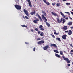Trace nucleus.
Returning <instances> with one entry per match:
<instances>
[{
	"instance_id": "nucleus-17",
	"label": "nucleus",
	"mask_w": 73,
	"mask_h": 73,
	"mask_svg": "<svg viewBox=\"0 0 73 73\" xmlns=\"http://www.w3.org/2000/svg\"><path fill=\"white\" fill-rule=\"evenodd\" d=\"M42 13H43L44 15L45 16H46V13H45V11H42Z\"/></svg>"
},
{
	"instance_id": "nucleus-25",
	"label": "nucleus",
	"mask_w": 73,
	"mask_h": 73,
	"mask_svg": "<svg viewBox=\"0 0 73 73\" xmlns=\"http://www.w3.org/2000/svg\"><path fill=\"white\" fill-rule=\"evenodd\" d=\"M55 56L56 57H58V58L60 57V55H59L58 54H56Z\"/></svg>"
},
{
	"instance_id": "nucleus-4",
	"label": "nucleus",
	"mask_w": 73,
	"mask_h": 73,
	"mask_svg": "<svg viewBox=\"0 0 73 73\" xmlns=\"http://www.w3.org/2000/svg\"><path fill=\"white\" fill-rule=\"evenodd\" d=\"M24 12L25 13V14L27 16H29V14H28V12L27 11V10L24 9Z\"/></svg>"
},
{
	"instance_id": "nucleus-12",
	"label": "nucleus",
	"mask_w": 73,
	"mask_h": 73,
	"mask_svg": "<svg viewBox=\"0 0 73 73\" xmlns=\"http://www.w3.org/2000/svg\"><path fill=\"white\" fill-rule=\"evenodd\" d=\"M42 18H43V19H44L45 20V21H47V19H46V17H45V16H44V15H42Z\"/></svg>"
},
{
	"instance_id": "nucleus-20",
	"label": "nucleus",
	"mask_w": 73,
	"mask_h": 73,
	"mask_svg": "<svg viewBox=\"0 0 73 73\" xmlns=\"http://www.w3.org/2000/svg\"><path fill=\"white\" fill-rule=\"evenodd\" d=\"M54 51L55 52V53H59V52H58V51L56 50H54Z\"/></svg>"
},
{
	"instance_id": "nucleus-49",
	"label": "nucleus",
	"mask_w": 73,
	"mask_h": 73,
	"mask_svg": "<svg viewBox=\"0 0 73 73\" xmlns=\"http://www.w3.org/2000/svg\"><path fill=\"white\" fill-rule=\"evenodd\" d=\"M69 18H70V19H71V20H73V19H72V18H71V17H70Z\"/></svg>"
},
{
	"instance_id": "nucleus-51",
	"label": "nucleus",
	"mask_w": 73,
	"mask_h": 73,
	"mask_svg": "<svg viewBox=\"0 0 73 73\" xmlns=\"http://www.w3.org/2000/svg\"><path fill=\"white\" fill-rule=\"evenodd\" d=\"M68 19V17H67V18H65V19L66 20H67Z\"/></svg>"
},
{
	"instance_id": "nucleus-42",
	"label": "nucleus",
	"mask_w": 73,
	"mask_h": 73,
	"mask_svg": "<svg viewBox=\"0 0 73 73\" xmlns=\"http://www.w3.org/2000/svg\"><path fill=\"white\" fill-rule=\"evenodd\" d=\"M67 65L68 66H70V64H67Z\"/></svg>"
},
{
	"instance_id": "nucleus-16",
	"label": "nucleus",
	"mask_w": 73,
	"mask_h": 73,
	"mask_svg": "<svg viewBox=\"0 0 73 73\" xmlns=\"http://www.w3.org/2000/svg\"><path fill=\"white\" fill-rule=\"evenodd\" d=\"M63 29L64 30H65L67 29V26H65L63 27Z\"/></svg>"
},
{
	"instance_id": "nucleus-56",
	"label": "nucleus",
	"mask_w": 73,
	"mask_h": 73,
	"mask_svg": "<svg viewBox=\"0 0 73 73\" xmlns=\"http://www.w3.org/2000/svg\"><path fill=\"white\" fill-rule=\"evenodd\" d=\"M23 18H25V17H24V16H23Z\"/></svg>"
},
{
	"instance_id": "nucleus-1",
	"label": "nucleus",
	"mask_w": 73,
	"mask_h": 73,
	"mask_svg": "<svg viewBox=\"0 0 73 73\" xmlns=\"http://www.w3.org/2000/svg\"><path fill=\"white\" fill-rule=\"evenodd\" d=\"M15 7L18 10H19L20 9H21V6H19L17 5H15Z\"/></svg>"
},
{
	"instance_id": "nucleus-2",
	"label": "nucleus",
	"mask_w": 73,
	"mask_h": 73,
	"mask_svg": "<svg viewBox=\"0 0 73 73\" xmlns=\"http://www.w3.org/2000/svg\"><path fill=\"white\" fill-rule=\"evenodd\" d=\"M63 58L64 59V60L65 61H67V63H70V60L68 58H66L64 56H62Z\"/></svg>"
},
{
	"instance_id": "nucleus-52",
	"label": "nucleus",
	"mask_w": 73,
	"mask_h": 73,
	"mask_svg": "<svg viewBox=\"0 0 73 73\" xmlns=\"http://www.w3.org/2000/svg\"><path fill=\"white\" fill-rule=\"evenodd\" d=\"M17 0V2L16 1V3H17V2H19V0Z\"/></svg>"
},
{
	"instance_id": "nucleus-14",
	"label": "nucleus",
	"mask_w": 73,
	"mask_h": 73,
	"mask_svg": "<svg viewBox=\"0 0 73 73\" xmlns=\"http://www.w3.org/2000/svg\"><path fill=\"white\" fill-rule=\"evenodd\" d=\"M72 22H69L68 23V25H72Z\"/></svg>"
},
{
	"instance_id": "nucleus-24",
	"label": "nucleus",
	"mask_w": 73,
	"mask_h": 73,
	"mask_svg": "<svg viewBox=\"0 0 73 73\" xmlns=\"http://www.w3.org/2000/svg\"><path fill=\"white\" fill-rule=\"evenodd\" d=\"M56 39L58 40V41H61V39H60V38H56Z\"/></svg>"
},
{
	"instance_id": "nucleus-21",
	"label": "nucleus",
	"mask_w": 73,
	"mask_h": 73,
	"mask_svg": "<svg viewBox=\"0 0 73 73\" xmlns=\"http://www.w3.org/2000/svg\"><path fill=\"white\" fill-rule=\"evenodd\" d=\"M29 3V5L31 7H32V5L31 4V2H29L28 3Z\"/></svg>"
},
{
	"instance_id": "nucleus-55",
	"label": "nucleus",
	"mask_w": 73,
	"mask_h": 73,
	"mask_svg": "<svg viewBox=\"0 0 73 73\" xmlns=\"http://www.w3.org/2000/svg\"><path fill=\"white\" fill-rule=\"evenodd\" d=\"M44 22H45V23H46V22L45 21H44Z\"/></svg>"
},
{
	"instance_id": "nucleus-15",
	"label": "nucleus",
	"mask_w": 73,
	"mask_h": 73,
	"mask_svg": "<svg viewBox=\"0 0 73 73\" xmlns=\"http://www.w3.org/2000/svg\"><path fill=\"white\" fill-rule=\"evenodd\" d=\"M68 34L69 35H72V31L70 30H69Z\"/></svg>"
},
{
	"instance_id": "nucleus-61",
	"label": "nucleus",
	"mask_w": 73,
	"mask_h": 73,
	"mask_svg": "<svg viewBox=\"0 0 73 73\" xmlns=\"http://www.w3.org/2000/svg\"><path fill=\"white\" fill-rule=\"evenodd\" d=\"M37 0H35V1H36Z\"/></svg>"
},
{
	"instance_id": "nucleus-57",
	"label": "nucleus",
	"mask_w": 73,
	"mask_h": 73,
	"mask_svg": "<svg viewBox=\"0 0 73 73\" xmlns=\"http://www.w3.org/2000/svg\"><path fill=\"white\" fill-rule=\"evenodd\" d=\"M54 31H55V32H56V30H54Z\"/></svg>"
},
{
	"instance_id": "nucleus-44",
	"label": "nucleus",
	"mask_w": 73,
	"mask_h": 73,
	"mask_svg": "<svg viewBox=\"0 0 73 73\" xmlns=\"http://www.w3.org/2000/svg\"><path fill=\"white\" fill-rule=\"evenodd\" d=\"M52 37H53V38H55V36L54 35H52Z\"/></svg>"
},
{
	"instance_id": "nucleus-10",
	"label": "nucleus",
	"mask_w": 73,
	"mask_h": 73,
	"mask_svg": "<svg viewBox=\"0 0 73 73\" xmlns=\"http://www.w3.org/2000/svg\"><path fill=\"white\" fill-rule=\"evenodd\" d=\"M51 14L53 15H54V16H58V15L56 13H54L52 12H51Z\"/></svg>"
},
{
	"instance_id": "nucleus-7",
	"label": "nucleus",
	"mask_w": 73,
	"mask_h": 73,
	"mask_svg": "<svg viewBox=\"0 0 73 73\" xmlns=\"http://www.w3.org/2000/svg\"><path fill=\"white\" fill-rule=\"evenodd\" d=\"M36 16H38V17H39V19H40V21H42V19H41V17H40V15H38V14L36 13Z\"/></svg>"
},
{
	"instance_id": "nucleus-31",
	"label": "nucleus",
	"mask_w": 73,
	"mask_h": 73,
	"mask_svg": "<svg viewBox=\"0 0 73 73\" xmlns=\"http://www.w3.org/2000/svg\"><path fill=\"white\" fill-rule=\"evenodd\" d=\"M42 27H43V26H42V25H40L39 27V28H40V29L42 28Z\"/></svg>"
},
{
	"instance_id": "nucleus-13",
	"label": "nucleus",
	"mask_w": 73,
	"mask_h": 73,
	"mask_svg": "<svg viewBox=\"0 0 73 73\" xmlns=\"http://www.w3.org/2000/svg\"><path fill=\"white\" fill-rule=\"evenodd\" d=\"M35 13H36V11H35L34 12H32L30 13L31 15H33L34 14L35 15Z\"/></svg>"
},
{
	"instance_id": "nucleus-40",
	"label": "nucleus",
	"mask_w": 73,
	"mask_h": 73,
	"mask_svg": "<svg viewBox=\"0 0 73 73\" xmlns=\"http://www.w3.org/2000/svg\"><path fill=\"white\" fill-rule=\"evenodd\" d=\"M35 50H36V48H34L33 49V51H35Z\"/></svg>"
},
{
	"instance_id": "nucleus-35",
	"label": "nucleus",
	"mask_w": 73,
	"mask_h": 73,
	"mask_svg": "<svg viewBox=\"0 0 73 73\" xmlns=\"http://www.w3.org/2000/svg\"><path fill=\"white\" fill-rule=\"evenodd\" d=\"M35 31H38V29L37 28H35Z\"/></svg>"
},
{
	"instance_id": "nucleus-46",
	"label": "nucleus",
	"mask_w": 73,
	"mask_h": 73,
	"mask_svg": "<svg viewBox=\"0 0 73 73\" xmlns=\"http://www.w3.org/2000/svg\"><path fill=\"white\" fill-rule=\"evenodd\" d=\"M31 31L32 32H33V29L31 30Z\"/></svg>"
},
{
	"instance_id": "nucleus-41",
	"label": "nucleus",
	"mask_w": 73,
	"mask_h": 73,
	"mask_svg": "<svg viewBox=\"0 0 73 73\" xmlns=\"http://www.w3.org/2000/svg\"><path fill=\"white\" fill-rule=\"evenodd\" d=\"M71 52L72 53H73V50H71Z\"/></svg>"
},
{
	"instance_id": "nucleus-22",
	"label": "nucleus",
	"mask_w": 73,
	"mask_h": 73,
	"mask_svg": "<svg viewBox=\"0 0 73 73\" xmlns=\"http://www.w3.org/2000/svg\"><path fill=\"white\" fill-rule=\"evenodd\" d=\"M41 36H44V33L43 32H42L40 35Z\"/></svg>"
},
{
	"instance_id": "nucleus-48",
	"label": "nucleus",
	"mask_w": 73,
	"mask_h": 73,
	"mask_svg": "<svg viewBox=\"0 0 73 73\" xmlns=\"http://www.w3.org/2000/svg\"><path fill=\"white\" fill-rule=\"evenodd\" d=\"M71 14H72V15H73V12H71Z\"/></svg>"
},
{
	"instance_id": "nucleus-11",
	"label": "nucleus",
	"mask_w": 73,
	"mask_h": 73,
	"mask_svg": "<svg viewBox=\"0 0 73 73\" xmlns=\"http://www.w3.org/2000/svg\"><path fill=\"white\" fill-rule=\"evenodd\" d=\"M43 1L46 4H47V5H49V2H47V1L46 0H43Z\"/></svg>"
},
{
	"instance_id": "nucleus-29",
	"label": "nucleus",
	"mask_w": 73,
	"mask_h": 73,
	"mask_svg": "<svg viewBox=\"0 0 73 73\" xmlns=\"http://www.w3.org/2000/svg\"><path fill=\"white\" fill-rule=\"evenodd\" d=\"M54 33L55 35H58V34H59V33H58V32L57 33H56V32H54Z\"/></svg>"
},
{
	"instance_id": "nucleus-62",
	"label": "nucleus",
	"mask_w": 73,
	"mask_h": 73,
	"mask_svg": "<svg viewBox=\"0 0 73 73\" xmlns=\"http://www.w3.org/2000/svg\"><path fill=\"white\" fill-rule=\"evenodd\" d=\"M51 36H52V34H51Z\"/></svg>"
},
{
	"instance_id": "nucleus-34",
	"label": "nucleus",
	"mask_w": 73,
	"mask_h": 73,
	"mask_svg": "<svg viewBox=\"0 0 73 73\" xmlns=\"http://www.w3.org/2000/svg\"><path fill=\"white\" fill-rule=\"evenodd\" d=\"M55 4H56V3H52V5H53V6H54L55 5Z\"/></svg>"
},
{
	"instance_id": "nucleus-53",
	"label": "nucleus",
	"mask_w": 73,
	"mask_h": 73,
	"mask_svg": "<svg viewBox=\"0 0 73 73\" xmlns=\"http://www.w3.org/2000/svg\"><path fill=\"white\" fill-rule=\"evenodd\" d=\"M25 44H28V43H27V42H26Z\"/></svg>"
},
{
	"instance_id": "nucleus-63",
	"label": "nucleus",
	"mask_w": 73,
	"mask_h": 73,
	"mask_svg": "<svg viewBox=\"0 0 73 73\" xmlns=\"http://www.w3.org/2000/svg\"><path fill=\"white\" fill-rule=\"evenodd\" d=\"M51 46L52 45V44H51Z\"/></svg>"
},
{
	"instance_id": "nucleus-9",
	"label": "nucleus",
	"mask_w": 73,
	"mask_h": 73,
	"mask_svg": "<svg viewBox=\"0 0 73 73\" xmlns=\"http://www.w3.org/2000/svg\"><path fill=\"white\" fill-rule=\"evenodd\" d=\"M44 41H41L38 42V44H44Z\"/></svg>"
},
{
	"instance_id": "nucleus-26",
	"label": "nucleus",
	"mask_w": 73,
	"mask_h": 73,
	"mask_svg": "<svg viewBox=\"0 0 73 73\" xmlns=\"http://www.w3.org/2000/svg\"><path fill=\"white\" fill-rule=\"evenodd\" d=\"M56 5L58 7H60V4L59 3H58L56 4Z\"/></svg>"
},
{
	"instance_id": "nucleus-39",
	"label": "nucleus",
	"mask_w": 73,
	"mask_h": 73,
	"mask_svg": "<svg viewBox=\"0 0 73 73\" xmlns=\"http://www.w3.org/2000/svg\"><path fill=\"white\" fill-rule=\"evenodd\" d=\"M27 1H28V3H29L31 2V1H30V0H27Z\"/></svg>"
},
{
	"instance_id": "nucleus-32",
	"label": "nucleus",
	"mask_w": 73,
	"mask_h": 73,
	"mask_svg": "<svg viewBox=\"0 0 73 73\" xmlns=\"http://www.w3.org/2000/svg\"><path fill=\"white\" fill-rule=\"evenodd\" d=\"M40 29L41 31H44V29H43V28H42H42H40Z\"/></svg>"
},
{
	"instance_id": "nucleus-50",
	"label": "nucleus",
	"mask_w": 73,
	"mask_h": 73,
	"mask_svg": "<svg viewBox=\"0 0 73 73\" xmlns=\"http://www.w3.org/2000/svg\"><path fill=\"white\" fill-rule=\"evenodd\" d=\"M63 1H66V0H63Z\"/></svg>"
},
{
	"instance_id": "nucleus-19",
	"label": "nucleus",
	"mask_w": 73,
	"mask_h": 73,
	"mask_svg": "<svg viewBox=\"0 0 73 73\" xmlns=\"http://www.w3.org/2000/svg\"><path fill=\"white\" fill-rule=\"evenodd\" d=\"M57 20V21L58 23H61V21H60V19L58 18H57L56 19Z\"/></svg>"
},
{
	"instance_id": "nucleus-28",
	"label": "nucleus",
	"mask_w": 73,
	"mask_h": 73,
	"mask_svg": "<svg viewBox=\"0 0 73 73\" xmlns=\"http://www.w3.org/2000/svg\"><path fill=\"white\" fill-rule=\"evenodd\" d=\"M63 22H62L63 23H64L66 21L65 19L64 18L63 19Z\"/></svg>"
},
{
	"instance_id": "nucleus-6",
	"label": "nucleus",
	"mask_w": 73,
	"mask_h": 73,
	"mask_svg": "<svg viewBox=\"0 0 73 73\" xmlns=\"http://www.w3.org/2000/svg\"><path fill=\"white\" fill-rule=\"evenodd\" d=\"M66 36H67V35H64L62 36V37L63 39L65 40V39H66Z\"/></svg>"
},
{
	"instance_id": "nucleus-58",
	"label": "nucleus",
	"mask_w": 73,
	"mask_h": 73,
	"mask_svg": "<svg viewBox=\"0 0 73 73\" xmlns=\"http://www.w3.org/2000/svg\"><path fill=\"white\" fill-rule=\"evenodd\" d=\"M70 54L72 55V53H70Z\"/></svg>"
},
{
	"instance_id": "nucleus-54",
	"label": "nucleus",
	"mask_w": 73,
	"mask_h": 73,
	"mask_svg": "<svg viewBox=\"0 0 73 73\" xmlns=\"http://www.w3.org/2000/svg\"><path fill=\"white\" fill-rule=\"evenodd\" d=\"M70 28H71V29H73V27H70Z\"/></svg>"
},
{
	"instance_id": "nucleus-23",
	"label": "nucleus",
	"mask_w": 73,
	"mask_h": 73,
	"mask_svg": "<svg viewBox=\"0 0 73 73\" xmlns=\"http://www.w3.org/2000/svg\"><path fill=\"white\" fill-rule=\"evenodd\" d=\"M60 54L61 55H63L64 54H63V52L62 51H60Z\"/></svg>"
},
{
	"instance_id": "nucleus-5",
	"label": "nucleus",
	"mask_w": 73,
	"mask_h": 73,
	"mask_svg": "<svg viewBox=\"0 0 73 73\" xmlns=\"http://www.w3.org/2000/svg\"><path fill=\"white\" fill-rule=\"evenodd\" d=\"M49 46L48 45L46 46L45 47H44L43 49L44 50H46L47 49L49 48Z\"/></svg>"
},
{
	"instance_id": "nucleus-3",
	"label": "nucleus",
	"mask_w": 73,
	"mask_h": 73,
	"mask_svg": "<svg viewBox=\"0 0 73 73\" xmlns=\"http://www.w3.org/2000/svg\"><path fill=\"white\" fill-rule=\"evenodd\" d=\"M37 21H39V19L37 18L36 19V20H35L33 21V23L35 24H37Z\"/></svg>"
},
{
	"instance_id": "nucleus-37",
	"label": "nucleus",
	"mask_w": 73,
	"mask_h": 73,
	"mask_svg": "<svg viewBox=\"0 0 73 73\" xmlns=\"http://www.w3.org/2000/svg\"><path fill=\"white\" fill-rule=\"evenodd\" d=\"M25 17L27 19H29V18H28V17H27L26 16H25Z\"/></svg>"
},
{
	"instance_id": "nucleus-45",
	"label": "nucleus",
	"mask_w": 73,
	"mask_h": 73,
	"mask_svg": "<svg viewBox=\"0 0 73 73\" xmlns=\"http://www.w3.org/2000/svg\"><path fill=\"white\" fill-rule=\"evenodd\" d=\"M65 13H67V14H69V12H65Z\"/></svg>"
},
{
	"instance_id": "nucleus-59",
	"label": "nucleus",
	"mask_w": 73,
	"mask_h": 73,
	"mask_svg": "<svg viewBox=\"0 0 73 73\" xmlns=\"http://www.w3.org/2000/svg\"><path fill=\"white\" fill-rule=\"evenodd\" d=\"M72 12H73V9L72 10Z\"/></svg>"
},
{
	"instance_id": "nucleus-36",
	"label": "nucleus",
	"mask_w": 73,
	"mask_h": 73,
	"mask_svg": "<svg viewBox=\"0 0 73 73\" xmlns=\"http://www.w3.org/2000/svg\"><path fill=\"white\" fill-rule=\"evenodd\" d=\"M63 20L62 18H61L60 21V22H62Z\"/></svg>"
},
{
	"instance_id": "nucleus-30",
	"label": "nucleus",
	"mask_w": 73,
	"mask_h": 73,
	"mask_svg": "<svg viewBox=\"0 0 73 73\" xmlns=\"http://www.w3.org/2000/svg\"><path fill=\"white\" fill-rule=\"evenodd\" d=\"M21 26H22V27H26V28H27V26H25V25H21Z\"/></svg>"
},
{
	"instance_id": "nucleus-38",
	"label": "nucleus",
	"mask_w": 73,
	"mask_h": 73,
	"mask_svg": "<svg viewBox=\"0 0 73 73\" xmlns=\"http://www.w3.org/2000/svg\"><path fill=\"white\" fill-rule=\"evenodd\" d=\"M40 33H41V31H38V34H40Z\"/></svg>"
},
{
	"instance_id": "nucleus-33",
	"label": "nucleus",
	"mask_w": 73,
	"mask_h": 73,
	"mask_svg": "<svg viewBox=\"0 0 73 73\" xmlns=\"http://www.w3.org/2000/svg\"><path fill=\"white\" fill-rule=\"evenodd\" d=\"M66 5H70V3H66Z\"/></svg>"
},
{
	"instance_id": "nucleus-8",
	"label": "nucleus",
	"mask_w": 73,
	"mask_h": 73,
	"mask_svg": "<svg viewBox=\"0 0 73 73\" xmlns=\"http://www.w3.org/2000/svg\"><path fill=\"white\" fill-rule=\"evenodd\" d=\"M60 13L61 15H62V17H63V18H65V17H66V16H65V15H64V13H62V12H60Z\"/></svg>"
},
{
	"instance_id": "nucleus-27",
	"label": "nucleus",
	"mask_w": 73,
	"mask_h": 73,
	"mask_svg": "<svg viewBox=\"0 0 73 73\" xmlns=\"http://www.w3.org/2000/svg\"><path fill=\"white\" fill-rule=\"evenodd\" d=\"M46 24L48 27H50V24L48 23L47 22H46Z\"/></svg>"
},
{
	"instance_id": "nucleus-18",
	"label": "nucleus",
	"mask_w": 73,
	"mask_h": 73,
	"mask_svg": "<svg viewBox=\"0 0 73 73\" xmlns=\"http://www.w3.org/2000/svg\"><path fill=\"white\" fill-rule=\"evenodd\" d=\"M52 46H53V47H55V48H57V46L56 45L54 44H52Z\"/></svg>"
},
{
	"instance_id": "nucleus-43",
	"label": "nucleus",
	"mask_w": 73,
	"mask_h": 73,
	"mask_svg": "<svg viewBox=\"0 0 73 73\" xmlns=\"http://www.w3.org/2000/svg\"><path fill=\"white\" fill-rule=\"evenodd\" d=\"M37 40H41V38H38Z\"/></svg>"
},
{
	"instance_id": "nucleus-47",
	"label": "nucleus",
	"mask_w": 73,
	"mask_h": 73,
	"mask_svg": "<svg viewBox=\"0 0 73 73\" xmlns=\"http://www.w3.org/2000/svg\"><path fill=\"white\" fill-rule=\"evenodd\" d=\"M65 32L68 33V31H65Z\"/></svg>"
},
{
	"instance_id": "nucleus-60",
	"label": "nucleus",
	"mask_w": 73,
	"mask_h": 73,
	"mask_svg": "<svg viewBox=\"0 0 73 73\" xmlns=\"http://www.w3.org/2000/svg\"><path fill=\"white\" fill-rule=\"evenodd\" d=\"M64 52L65 53H66V52H65V51H64Z\"/></svg>"
}]
</instances>
